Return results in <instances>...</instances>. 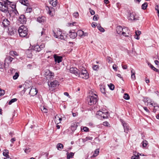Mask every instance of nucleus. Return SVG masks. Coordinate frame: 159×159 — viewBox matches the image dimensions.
I'll use <instances>...</instances> for the list:
<instances>
[{"label":"nucleus","mask_w":159,"mask_h":159,"mask_svg":"<svg viewBox=\"0 0 159 159\" xmlns=\"http://www.w3.org/2000/svg\"><path fill=\"white\" fill-rule=\"evenodd\" d=\"M3 2H0V11L7 14V16L10 17L13 12L16 13L17 11L16 9L15 4H11L12 2L8 0H2Z\"/></svg>","instance_id":"1"},{"label":"nucleus","mask_w":159,"mask_h":159,"mask_svg":"<svg viewBox=\"0 0 159 159\" xmlns=\"http://www.w3.org/2000/svg\"><path fill=\"white\" fill-rule=\"evenodd\" d=\"M18 32L20 37H25L27 38L29 37L28 34V29L24 25H22L19 28Z\"/></svg>","instance_id":"2"},{"label":"nucleus","mask_w":159,"mask_h":159,"mask_svg":"<svg viewBox=\"0 0 159 159\" xmlns=\"http://www.w3.org/2000/svg\"><path fill=\"white\" fill-rule=\"evenodd\" d=\"M80 74L78 76L85 79H87L89 78V74L85 69L82 66H80Z\"/></svg>","instance_id":"3"},{"label":"nucleus","mask_w":159,"mask_h":159,"mask_svg":"<svg viewBox=\"0 0 159 159\" xmlns=\"http://www.w3.org/2000/svg\"><path fill=\"white\" fill-rule=\"evenodd\" d=\"M98 100L96 97H94L93 96H89L87 98V101L88 102V104L90 105H92L95 104Z\"/></svg>","instance_id":"4"},{"label":"nucleus","mask_w":159,"mask_h":159,"mask_svg":"<svg viewBox=\"0 0 159 159\" xmlns=\"http://www.w3.org/2000/svg\"><path fill=\"white\" fill-rule=\"evenodd\" d=\"M98 111L96 113V117L98 118L102 119V118L103 119H105V116L104 115H105V114H107L106 112H104V111Z\"/></svg>","instance_id":"5"},{"label":"nucleus","mask_w":159,"mask_h":159,"mask_svg":"<svg viewBox=\"0 0 159 159\" xmlns=\"http://www.w3.org/2000/svg\"><path fill=\"white\" fill-rule=\"evenodd\" d=\"M80 69L79 70L75 67L71 68L70 69V72L74 74L75 75L78 76L80 74Z\"/></svg>","instance_id":"6"},{"label":"nucleus","mask_w":159,"mask_h":159,"mask_svg":"<svg viewBox=\"0 0 159 159\" xmlns=\"http://www.w3.org/2000/svg\"><path fill=\"white\" fill-rule=\"evenodd\" d=\"M13 58L9 56H7L4 61V65L5 66H9V64L12 61Z\"/></svg>","instance_id":"7"},{"label":"nucleus","mask_w":159,"mask_h":159,"mask_svg":"<svg viewBox=\"0 0 159 159\" xmlns=\"http://www.w3.org/2000/svg\"><path fill=\"white\" fill-rule=\"evenodd\" d=\"M48 85L49 87L55 88L56 87L57 85H58L59 84L58 81L54 80L53 81L51 82L50 84H48Z\"/></svg>","instance_id":"8"},{"label":"nucleus","mask_w":159,"mask_h":159,"mask_svg":"<svg viewBox=\"0 0 159 159\" xmlns=\"http://www.w3.org/2000/svg\"><path fill=\"white\" fill-rule=\"evenodd\" d=\"M129 33L130 31L128 30V28L125 27L123 28V31L121 33V34H122L125 37H128Z\"/></svg>","instance_id":"9"},{"label":"nucleus","mask_w":159,"mask_h":159,"mask_svg":"<svg viewBox=\"0 0 159 159\" xmlns=\"http://www.w3.org/2000/svg\"><path fill=\"white\" fill-rule=\"evenodd\" d=\"M46 20V17L43 16H39L37 19V21L42 24L44 23Z\"/></svg>","instance_id":"10"},{"label":"nucleus","mask_w":159,"mask_h":159,"mask_svg":"<svg viewBox=\"0 0 159 159\" xmlns=\"http://www.w3.org/2000/svg\"><path fill=\"white\" fill-rule=\"evenodd\" d=\"M19 20L22 24H24L26 23L27 19L24 15H22L19 17Z\"/></svg>","instance_id":"11"},{"label":"nucleus","mask_w":159,"mask_h":159,"mask_svg":"<svg viewBox=\"0 0 159 159\" xmlns=\"http://www.w3.org/2000/svg\"><path fill=\"white\" fill-rule=\"evenodd\" d=\"M128 18L129 20L135 21L138 20V19L135 17V14L134 13H130L129 15L128 16Z\"/></svg>","instance_id":"12"},{"label":"nucleus","mask_w":159,"mask_h":159,"mask_svg":"<svg viewBox=\"0 0 159 159\" xmlns=\"http://www.w3.org/2000/svg\"><path fill=\"white\" fill-rule=\"evenodd\" d=\"M10 22L7 19H4L2 22V24L3 27L6 28L10 25Z\"/></svg>","instance_id":"13"},{"label":"nucleus","mask_w":159,"mask_h":159,"mask_svg":"<svg viewBox=\"0 0 159 159\" xmlns=\"http://www.w3.org/2000/svg\"><path fill=\"white\" fill-rule=\"evenodd\" d=\"M37 92L38 90L36 88L34 89L32 88L29 92V93L31 96H34L37 94Z\"/></svg>","instance_id":"14"},{"label":"nucleus","mask_w":159,"mask_h":159,"mask_svg":"<svg viewBox=\"0 0 159 159\" xmlns=\"http://www.w3.org/2000/svg\"><path fill=\"white\" fill-rule=\"evenodd\" d=\"M54 57L55 60V61L56 62H57L58 63H59L62 61V57L61 56H59L56 55L54 56Z\"/></svg>","instance_id":"15"},{"label":"nucleus","mask_w":159,"mask_h":159,"mask_svg":"<svg viewBox=\"0 0 159 159\" xmlns=\"http://www.w3.org/2000/svg\"><path fill=\"white\" fill-rule=\"evenodd\" d=\"M123 126L124 128V131L126 133H128L129 127L128 126V124L125 122H122Z\"/></svg>","instance_id":"16"},{"label":"nucleus","mask_w":159,"mask_h":159,"mask_svg":"<svg viewBox=\"0 0 159 159\" xmlns=\"http://www.w3.org/2000/svg\"><path fill=\"white\" fill-rule=\"evenodd\" d=\"M77 35V34L76 33L74 32L70 31L69 32V35L70 38L72 39H74L76 37Z\"/></svg>","instance_id":"17"},{"label":"nucleus","mask_w":159,"mask_h":159,"mask_svg":"<svg viewBox=\"0 0 159 159\" xmlns=\"http://www.w3.org/2000/svg\"><path fill=\"white\" fill-rule=\"evenodd\" d=\"M53 32L54 36L57 38H59V36H60L61 35V34H62L60 30H57L56 33L54 31H53Z\"/></svg>","instance_id":"18"},{"label":"nucleus","mask_w":159,"mask_h":159,"mask_svg":"<svg viewBox=\"0 0 159 159\" xmlns=\"http://www.w3.org/2000/svg\"><path fill=\"white\" fill-rule=\"evenodd\" d=\"M123 28H122V27L120 26H117L116 28L117 33L118 34H121V33H122L123 31Z\"/></svg>","instance_id":"19"},{"label":"nucleus","mask_w":159,"mask_h":159,"mask_svg":"<svg viewBox=\"0 0 159 159\" xmlns=\"http://www.w3.org/2000/svg\"><path fill=\"white\" fill-rule=\"evenodd\" d=\"M20 3L25 6L28 7L29 6L28 0H19Z\"/></svg>","instance_id":"20"},{"label":"nucleus","mask_w":159,"mask_h":159,"mask_svg":"<svg viewBox=\"0 0 159 159\" xmlns=\"http://www.w3.org/2000/svg\"><path fill=\"white\" fill-rule=\"evenodd\" d=\"M78 123H75L71 125V129L72 131H75V130L78 126Z\"/></svg>","instance_id":"21"},{"label":"nucleus","mask_w":159,"mask_h":159,"mask_svg":"<svg viewBox=\"0 0 159 159\" xmlns=\"http://www.w3.org/2000/svg\"><path fill=\"white\" fill-rule=\"evenodd\" d=\"M57 0H51L49 1V3L53 7H55L57 5Z\"/></svg>","instance_id":"22"},{"label":"nucleus","mask_w":159,"mask_h":159,"mask_svg":"<svg viewBox=\"0 0 159 159\" xmlns=\"http://www.w3.org/2000/svg\"><path fill=\"white\" fill-rule=\"evenodd\" d=\"M74 155V153L72 152H70V153L67 152L66 153L67 159H70V158H72Z\"/></svg>","instance_id":"23"},{"label":"nucleus","mask_w":159,"mask_h":159,"mask_svg":"<svg viewBox=\"0 0 159 159\" xmlns=\"http://www.w3.org/2000/svg\"><path fill=\"white\" fill-rule=\"evenodd\" d=\"M63 145L61 143H58L56 146V148L59 150H61L63 148Z\"/></svg>","instance_id":"24"},{"label":"nucleus","mask_w":159,"mask_h":159,"mask_svg":"<svg viewBox=\"0 0 159 159\" xmlns=\"http://www.w3.org/2000/svg\"><path fill=\"white\" fill-rule=\"evenodd\" d=\"M139 153L134 152V156L131 157V159H138L139 157Z\"/></svg>","instance_id":"25"},{"label":"nucleus","mask_w":159,"mask_h":159,"mask_svg":"<svg viewBox=\"0 0 159 159\" xmlns=\"http://www.w3.org/2000/svg\"><path fill=\"white\" fill-rule=\"evenodd\" d=\"M8 151L7 150H4L3 153V155L6 157V158H8L9 156L8 155Z\"/></svg>","instance_id":"26"},{"label":"nucleus","mask_w":159,"mask_h":159,"mask_svg":"<svg viewBox=\"0 0 159 159\" xmlns=\"http://www.w3.org/2000/svg\"><path fill=\"white\" fill-rule=\"evenodd\" d=\"M148 65L149 67L154 71H157L158 70V69L155 67L151 63L148 62Z\"/></svg>","instance_id":"27"},{"label":"nucleus","mask_w":159,"mask_h":159,"mask_svg":"<svg viewBox=\"0 0 159 159\" xmlns=\"http://www.w3.org/2000/svg\"><path fill=\"white\" fill-rule=\"evenodd\" d=\"M33 50L39 52L41 50V49L39 45H36L33 48Z\"/></svg>","instance_id":"28"},{"label":"nucleus","mask_w":159,"mask_h":159,"mask_svg":"<svg viewBox=\"0 0 159 159\" xmlns=\"http://www.w3.org/2000/svg\"><path fill=\"white\" fill-rule=\"evenodd\" d=\"M141 144H142V146L143 148H146L148 144V142L147 140H144L142 142Z\"/></svg>","instance_id":"29"},{"label":"nucleus","mask_w":159,"mask_h":159,"mask_svg":"<svg viewBox=\"0 0 159 159\" xmlns=\"http://www.w3.org/2000/svg\"><path fill=\"white\" fill-rule=\"evenodd\" d=\"M76 34H78L79 36L81 37L83 36L84 32L82 30H80L77 31Z\"/></svg>","instance_id":"30"},{"label":"nucleus","mask_w":159,"mask_h":159,"mask_svg":"<svg viewBox=\"0 0 159 159\" xmlns=\"http://www.w3.org/2000/svg\"><path fill=\"white\" fill-rule=\"evenodd\" d=\"M148 7V3L146 2L143 4L141 6L142 9L143 10H145Z\"/></svg>","instance_id":"31"},{"label":"nucleus","mask_w":159,"mask_h":159,"mask_svg":"<svg viewBox=\"0 0 159 159\" xmlns=\"http://www.w3.org/2000/svg\"><path fill=\"white\" fill-rule=\"evenodd\" d=\"M99 153V149H97L93 153V155L92 156V157H96L98 154Z\"/></svg>","instance_id":"32"},{"label":"nucleus","mask_w":159,"mask_h":159,"mask_svg":"<svg viewBox=\"0 0 159 159\" xmlns=\"http://www.w3.org/2000/svg\"><path fill=\"white\" fill-rule=\"evenodd\" d=\"M135 35L134 36V38L137 39H139V31L137 30L135 32Z\"/></svg>","instance_id":"33"},{"label":"nucleus","mask_w":159,"mask_h":159,"mask_svg":"<svg viewBox=\"0 0 159 159\" xmlns=\"http://www.w3.org/2000/svg\"><path fill=\"white\" fill-rule=\"evenodd\" d=\"M100 89L102 93L103 94L105 93V88L104 86L100 85Z\"/></svg>","instance_id":"34"},{"label":"nucleus","mask_w":159,"mask_h":159,"mask_svg":"<svg viewBox=\"0 0 159 159\" xmlns=\"http://www.w3.org/2000/svg\"><path fill=\"white\" fill-rule=\"evenodd\" d=\"M47 7L48 9V13L49 15H51L52 12L54 11V9L51 7Z\"/></svg>","instance_id":"35"},{"label":"nucleus","mask_w":159,"mask_h":159,"mask_svg":"<svg viewBox=\"0 0 159 159\" xmlns=\"http://www.w3.org/2000/svg\"><path fill=\"white\" fill-rule=\"evenodd\" d=\"M46 29L43 28L41 32V35L45 37L46 36Z\"/></svg>","instance_id":"36"},{"label":"nucleus","mask_w":159,"mask_h":159,"mask_svg":"<svg viewBox=\"0 0 159 159\" xmlns=\"http://www.w3.org/2000/svg\"><path fill=\"white\" fill-rule=\"evenodd\" d=\"M108 85L111 90H113L115 88V86L113 84L111 83L109 84H108Z\"/></svg>","instance_id":"37"},{"label":"nucleus","mask_w":159,"mask_h":159,"mask_svg":"<svg viewBox=\"0 0 159 159\" xmlns=\"http://www.w3.org/2000/svg\"><path fill=\"white\" fill-rule=\"evenodd\" d=\"M9 54L12 56L17 55L16 52L13 51H10L9 52Z\"/></svg>","instance_id":"38"},{"label":"nucleus","mask_w":159,"mask_h":159,"mask_svg":"<svg viewBox=\"0 0 159 159\" xmlns=\"http://www.w3.org/2000/svg\"><path fill=\"white\" fill-rule=\"evenodd\" d=\"M17 100V99L16 98L11 99L8 102L9 105L11 104L12 103L16 102Z\"/></svg>","instance_id":"39"},{"label":"nucleus","mask_w":159,"mask_h":159,"mask_svg":"<svg viewBox=\"0 0 159 159\" xmlns=\"http://www.w3.org/2000/svg\"><path fill=\"white\" fill-rule=\"evenodd\" d=\"M124 98L126 100H129L130 98L129 96L127 93H125Z\"/></svg>","instance_id":"40"},{"label":"nucleus","mask_w":159,"mask_h":159,"mask_svg":"<svg viewBox=\"0 0 159 159\" xmlns=\"http://www.w3.org/2000/svg\"><path fill=\"white\" fill-rule=\"evenodd\" d=\"M98 28L101 32H103L105 31L104 29L100 25L98 26Z\"/></svg>","instance_id":"41"},{"label":"nucleus","mask_w":159,"mask_h":159,"mask_svg":"<svg viewBox=\"0 0 159 159\" xmlns=\"http://www.w3.org/2000/svg\"><path fill=\"white\" fill-rule=\"evenodd\" d=\"M32 8L30 6V5L28 6L27 7V8L26 10V11L27 12H28H28L30 13L32 11Z\"/></svg>","instance_id":"42"},{"label":"nucleus","mask_w":159,"mask_h":159,"mask_svg":"<svg viewBox=\"0 0 159 159\" xmlns=\"http://www.w3.org/2000/svg\"><path fill=\"white\" fill-rule=\"evenodd\" d=\"M131 78L133 80H134L135 79L134 73L133 72V70H131Z\"/></svg>","instance_id":"43"},{"label":"nucleus","mask_w":159,"mask_h":159,"mask_svg":"<svg viewBox=\"0 0 159 159\" xmlns=\"http://www.w3.org/2000/svg\"><path fill=\"white\" fill-rule=\"evenodd\" d=\"M19 76V74L18 73L16 72L15 73V75L13 76V78L14 80H16L17 79Z\"/></svg>","instance_id":"44"},{"label":"nucleus","mask_w":159,"mask_h":159,"mask_svg":"<svg viewBox=\"0 0 159 159\" xmlns=\"http://www.w3.org/2000/svg\"><path fill=\"white\" fill-rule=\"evenodd\" d=\"M49 72L48 75H49L50 78H53V77L54 76V73H53L52 72L50 71L49 70Z\"/></svg>","instance_id":"45"},{"label":"nucleus","mask_w":159,"mask_h":159,"mask_svg":"<svg viewBox=\"0 0 159 159\" xmlns=\"http://www.w3.org/2000/svg\"><path fill=\"white\" fill-rule=\"evenodd\" d=\"M111 59L112 58L108 56L107 57V60L108 62L110 63L112 62Z\"/></svg>","instance_id":"46"},{"label":"nucleus","mask_w":159,"mask_h":159,"mask_svg":"<svg viewBox=\"0 0 159 159\" xmlns=\"http://www.w3.org/2000/svg\"><path fill=\"white\" fill-rule=\"evenodd\" d=\"M147 98H144L143 97L141 96V97L140 98L142 100H143L145 103H146L147 102L146 101L147 100Z\"/></svg>","instance_id":"47"},{"label":"nucleus","mask_w":159,"mask_h":159,"mask_svg":"<svg viewBox=\"0 0 159 159\" xmlns=\"http://www.w3.org/2000/svg\"><path fill=\"white\" fill-rule=\"evenodd\" d=\"M98 15H96L93 16V19L94 20H98Z\"/></svg>","instance_id":"48"},{"label":"nucleus","mask_w":159,"mask_h":159,"mask_svg":"<svg viewBox=\"0 0 159 159\" xmlns=\"http://www.w3.org/2000/svg\"><path fill=\"white\" fill-rule=\"evenodd\" d=\"M98 68V66L97 65H94L93 66V69L95 70H97V69Z\"/></svg>","instance_id":"49"},{"label":"nucleus","mask_w":159,"mask_h":159,"mask_svg":"<svg viewBox=\"0 0 159 159\" xmlns=\"http://www.w3.org/2000/svg\"><path fill=\"white\" fill-rule=\"evenodd\" d=\"M41 110L44 113H46L48 112V109L44 107H43V109H42Z\"/></svg>","instance_id":"50"},{"label":"nucleus","mask_w":159,"mask_h":159,"mask_svg":"<svg viewBox=\"0 0 159 159\" xmlns=\"http://www.w3.org/2000/svg\"><path fill=\"white\" fill-rule=\"evenodd\" d=\"M30 151V149L29 148H27L25 150V152L26 153L29 152Z\"/></svg>","instance_id":"51"},{"label":"nucleus","mask_w":159,"mask_h":159,"mask_svg":"<svg viewBox=\"0 0 159 159\" xmlns=\"http://www.w3.org/2000/svg\"><path fill=\"white\" fill-rule=\"evenodd\" d=\"M5 90L1 89L0 90V96L4 95L5 93Z\"/></svg>","instance_id":"52"},{"label":"nucleus","mask_w":159,"mask_h":159,"mask_svg":"<svg viewBox=\"0 0 159 159\" xmlns=\"http://www.w3.org/2000/svg\"><path fill=\"white\" fill-rule=\"evenodd\" d=\"M83 129L84 132H87L89 131V129L86 127H84Z\"/></svg>","instance_id":"53"},{"label":"nucleus","mask_w":159,"mask_h":159,"mask_svg":"<svg viewBox=\"0 0 159 159\" xmlns=\"http://www.w3.org/2000/svg\"><path fill=\"white\" fill-rule=\"evenodd\" d=\"M66 37V36L65 35H63L62 34H61V35L60 36H59V38H58V39H65V37Z\"/></svg>","instance_id":"54"},{"label":"nucleus","mask_w":159,"mask_h":159,"mask_svg":"<svg viewBox=\"0 0 159 159\" xmlns=\"http://www.w3.org/2000/svg\"><path fill=\"white\" fill-rule=\"evenodd\" d=\"M103 125L105 126H108L109 125V123L107 121H105L103 122Z\"/></svg>","instance_id":"55"},{"label":"nucleus","mask_w":159,"mask_h":159,"mask_svg":"<svg viewBox=\"0 0 159 159\" xmlns=\"http://www.w3.org/2000/svg\"><path fill=\"white\" fill-rule=\"evenodd\" d=\"M89 11L92 15H94L95 14V11L90 8H89Z\"/></svg>","instance_id":"56"},{"label":"nucleus","mask_w":159,"mask_h":159,"mask_svg":"<svg viewBox=\"0 0 159 159\" xmlns=\"http://www.w3.org/2000/svg\"><path fill=\"white\" fill-rule=\"evenodd\" d=\"M112 68L113 69L115 70V71H117V67L116 66V65L115 64H114L112 66Z\"/></svg>","instance_id":"57"},{"label":"nucleus","mask_w":159,"mask_h":159,"mask_svg":"<svg viewBox=\"0 0 159 159\" xmlns=\"http://www.w3.org/2000/svg\"><path fill=\"white\" fill-rule=\"evenodd\" d=\"M73 16L75 18L79 16V14L78 12H76L74 13Z\"/></svg>","instance_id":"58"},{"label":"nucleus","mask_w":159,"mask_h":159,"mask_svg":"<svg viewBox=\"0 0 159 159\" xmlns=\"http://www.w3.org/2000/svg\"><path fill=\"white\" fill-rule=\"evenodd\" d=\"M39 46L40 47V48L41 50L42 49L44 48L45 47V44L44 43H43L41 44L40 45H39Z\"/></svg>","instance_id":"59"},{"label":"nucleus","mask_w":159,"mask_h":159,"mask_svg":"<svg viewBox=\"0 0 159 159\" xmlns=\"http://www.w3.org/2000/svg\"><path fill=\"white\" fill-rule=\"evenodd\" d=\"M93 139V138L91 137H87L85 138L86 141L91 140Z\"/></svg>","instance_id":"60"},{"label":"nucleus","mask_w":159,"mask_h":159,"mask_svg":"<svg viewBox=\"0 0 159 159\" xmlns=\"http://www.w3.org/2000/svg\"><path fill=\"white\" fill-rule=\"evenodd\" d=\"M148 103H151L152 102L151 99H150L149 98H147V100L146 101Z\"/></svg>","instance_id":"61"},{"label":"nucleus","mask_w":159,"mask_h":159,"mask_svg":"<svg viewBox=\"0 0 159 159\" xmlns=\"http://www.w3.org/2000/svg\"><path fill=\"white\" fill-rule=\"evenodd\" d=\"M154 62L157 65L159 66V62L158 60H155L154 61Z\"/></svg>","instance_id":"62"},{"label":"nucleus","mask_w":159,"mask_h":159,"mask_svg":"<svg viewBox=\"0 0 159 159\" xmlns=\"http://www.w3.org/2000/svg\"><path fill=\"white\" fill-rule=\"evenodd\" d=\"M122 67L124 69H127V66L126 65H122Z\"/></svg>","instance_id":"63"},{"label":"nucleus","mask_w":159,"mask_h":159,"mask_svg":"<svg viewBox=\"0 0 159 159\" xmlns=\"http://www.w3.org/2000/svg\"><path fill=\"white\" fill-rule=\"evenodd\" d=\"M155 10L157 11H159V5H157L155 7Z\"/></svg>","instance_id":"64"}]
</instances>
